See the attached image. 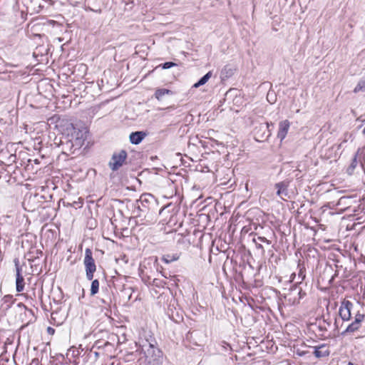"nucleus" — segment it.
Here are the masks:
<instances>
[{
  "label": "nucleus",
  "mask_w": 365,
  "mask_h": 365,
  "mask_svg": "<svg viewBox=\"0 0 365 365\" xmlns=\"http://www.w3.org/2000/svg\"><path fill=\"white\" fill-rule=\"evenodd\" d=\"M66 132L67 137L65 138L66 142L61 140V145H66V148L71 150L74 148V150L79 149L84 144L86 139L88 131L86 128L80 129L76 125L72 123H68L66 125Z\"/></svg>",
  "instance_id": "f257e3e1"
},
{
  "label": "nucleus",
  "mask_w": 365,
  "mask_h": 365,
  "mask_svg": "<svg viewBox=\"0 0 365 365\" xmlns=\"http://www.w3.org/2000/svg\"><path fill=\"white\" fill-rule=\"evenodd\" d=\"M158 205L157 199L150 193H143L140 199L135 201V209L133 212L135 217H144L147 215H153L156 212Z\"/></svg>",
  "instance_id": "f03ea898"
},
{
  "label": "nucleus",
  "mask_w": 365,
  "mask_h": 365,
  "mask_svg": "<svg viewBox=\"0 0 365 365\" xmlns=\"http://www.w3.org/2000/svg\"><path fill=\"white\" fill-rule=\"evenodd\" d=\"M83 264L86 279L91 281L90 295L95 296L99 291V281L97 279H93L94 273L96 271V264L93 257L92 250L90 248H86L85 250Z\"/></svg>",
  "instance_id": "7ed1b4c3"
},
{
  "label": "nucleus",
  "mask_w": 365,
  "mask_h": 365,
  "mask_svg": "<svg viewBox=\"0 0 365 365\" xmlns=\"http://www.w3.org/2000/svg\"><path fill=\"white\" fill-rule=\"evenodd\" d=\"M146 342L148 344L147 350H144L145 345H143L137 351L143 353L148 365H161L163 364V351L148 341Z\"/></svg>",
  "instance_id": "20e7f679"
},
{
  "label": "nucleus",
  "mask_w": 365,
  "mask_h": 365,
  "mask_svg": "<svg viewBox=\"0 0 365 365\" xmlns=\"http://www.w3.org/2000/svg\"><path fill=\"white\" fill-rule=\"evenodd\" d=\"M307 293L302 289L298 284H294L290 287L288 292L284 294V298L291 305H297L300 301L306 297Z\"/></svg>",
  "instance_id": "39448f33"
},
{
  "label": "nucleus",
  "mask_w": 365,
  "mask_h": 365,
  "mask_svg": "<svg viewBox=\"0 0 365 365\" xmlns=\"http://www.w3.org/2000/svg\"><path fill=\"white\" fill-rule=\"evenodd\" d=\"M128 153L125 150H120L118 152H114L112 155L108 166L112 171H117L124 164H126Z\"/></svg>",
  "instance_id": "423d86ee"
},
{
  "label": "nucleus",
  "mask_w": 365,
  "mask_h": 365,
  "mask_svg": "<svg viewBox=\"0 0 365 365\" xmlns=\"http://www.w3.org/2000/svg\"><path fill=\"white\" fill-rule=\"evenodd\" d=\"M110 3V0H85L87 9L98 14L108 9Z\"/></svg>",
  "instance_id": "0eeeda50"
},
{
  "label": "nucleus",
  "mask_w": 365,
  "mask_h": 365,
  "mask_svg": "<svg viewBox=\"0 0 365 365\" xmlns=\"http://www.w3.org/2000/svg\"><path fill=\"white\" fill-rule=\"evenodd\" d=\"M353 303L349 300L344 299L339 307V315L343 321H349L351 318V311L353 308Z\"/></svg>",
  "instance_id": "6e6552de"
},
{
  "label": "nucleus",
  "mask_w": 365,
  "mask_h": 365,
  "mask_svg": "<svg viewBox=\"0 0 365 365\" xmlns=\"http://www.w3.org/2000/svg\"><path fill=\"white\" fill-rule=\"evenodd\" d=\"M252 242L255 244V247L261 255H264L265 252V247L271 250L270 249L272 247L271 245L272 242L267 240L264 237L257 236V237H254L252 239Z\"/></svg>",
  "instance_id": "1a4fd4ad"
},
{
  "label": "nucleus",
  "mask_w": 365,
  "mask_h": 365,
  "mask_svg": "<svg viewBox=\"0 0 365 365\" xmlns=\"http://www.w3.org/2000/svg\"><path fill=\"white\" fill-rule=\"evenodd\" d=\"M291 180L286 179L283 181L277 182L274 185L275 189H277V195L282 198V196L288 195V187L289 186Z\"/></svg>",
  "instance_id": "9d476101"
},
{
  "label": "nucleus",
  "mask_w": 365,
  "mask_h": 365,
  "mask_svg": "<svg viewBox=\"0 0 365 365\" xmlns=\"http://www.w3.org/2000/svg\"><path fill=\"white\" fill-rule=\"evenodd\" d=\"M290 127V122L288 120H282L279 123V130L277 132V138L282 142L287 135Z\"/></svg>",
  "instance_id": "9b49d317"
},
{
  "label": "nucleus",
  "mask_w": 365,
  "mask_h": 365,
  "mask_svg": "<svg viewBox=\"0 0 365 365\" xmlns=\"http://www.w3.org/2000/svg\"><path fill=\"white\" fill-rule=\"evenodd\" d=\"M237 68L235 66L231 64L225 65L220 72L221 81H225L231 78L235 73Z\"/></svg>",
  "instance_id": "f8f14e48"
},
{
  "label": "nucleus",
  "mask_w": 365,
  "mask_h": 365,
  "mask_svg": "<svg viewBox=\"0 0 365 365\" xmlns=\"http://www.w3.org/2000/svg\"><path fill=\"white\" fill-rule=\"evenodd\" d=\"M147 135V132L143 130L132 132L129 135L130 142L133 145H138L144 140Z\"/></svg>",
  "instance_id": "ddd939ff"
},
{
  "label": "nucleus",
  "mask_w": 365,
  "mask_h": 365,
  "mask_svg": "<svg viewBox=\"0 0 365 365\" xmlns=\"http://www.w3.org/2000/svg\"><path fill=\"white\" fill-rule=\"evenodd\" d=\"M327 346V344H322L319 346H314L313 354L314 355V356L317 359L329 356L330 354V350L328 348L325 350H323V349Z\"/></svg>",
  "instance_id": "4468645a"
},
{
  "label": "nucleus",
  "mask_w": 365,
  "mask_h": 365,
  "mask_svg": "<svg viewBox=\"0 0 365 365\" xmlns=\"http://www.w3.org/2000/svg\"><path fill=\"white\" fill-rule=\"evenodd\" d=\"M3 304L1 309L4 312H7L12 305L16 302V299L14 298L13 295L6 294L2 298Z\"/></svg>",
  "instance_id": "2eb2a0df"
},
{
  "label": "nucleus",
  "mask_w": 365,
  "mask_h": 365,
  "mask_svg": "<svg viewBox=\"0 0 365 365\" xmlns=\"http://www.w3.org/2000/svg\"><path fill=\"white\" fill-rule=\"evenodd\" d=\"M167 315L168 317L175 322H180L182 319V317L179 314L178 312L175 311V308L170 304L168 310H167Z\"/></svg>",
  "instance_id": "dca6fc26"
},
{
  "label": "nucleus",
  "mask_w": 365,
  "mask_h": 365,
  "mask_svg": "<svg viewBox=\"0 0 365 365\" xmlns=\"http://www.w3.org/2000/svg\"><path fill=\"white\" fill-rule=\"evenodd\" d=\"M212 76V71H210L206 74H205L202 77H201L194 85L192 88H197L203 85H205L210 78Z\"/></svg>",
  "instance_id": "f3484780"
},
{
  "label": "nucleus",
  "mask_w": 365,
  "mask_h": 365,
  "mask_svg": "<svg viewBox=\"0 0 365 365\" xmlns=\"http://www.w3.org/2000/svg\"><path fill=\"white\" fill-rule=\"evenodd\" d=\"M109 289H110L109 285L106 287H102V292H106V298L101 299V301L105 305H110V304L112 302V296L113 295V293L112 292H110Z\"/></svg>",
  "instance_id": "a211bd4d"
},
{
  "label": "nucleus",
  "mask_w": 365,
  "mask_h": 365,
  "mask_svg": "<svg viewBox=\"0 0 365 365\" xmlns=\"http://www.w3.org/2000/svg\"><path fill=\"white\" fill-rule=\"evenodd\" d=\"M180 258V254L178 253H173V254H165L162 256V261H163L166 264H170L173 262L177 261Z\"/></svg>",
  "instance_id": "6ab92c4d"
},
{
  "label": "nucleus",
  "mask_w": 365,
  "mask_h": 365,
  "mask_svg": "<svg viewBox=\"0 0 365 365\" xmlns=\"http://www.w3.org/2000/svg\"><path fill=\"white\" fill-rule=\"evenodd\" d=\"M173 95V91L168 88H157L155 92V97L158 100L161 101L165 95Z\"/></svg>",
  "instance_id": "aec40b11"
},
{
  "label": "nucleus",
  "mask_w": 365,
  "mask_h": 365,
  "mask_svg": "<svg viewBox=\"0 0 365 365\" xmlns=\"http://www.w3.org/2000/svg\"><path fill=\"white\" fill-rule=\"evenodd\" d=\"M25 287L24 277L23 275L16 277V290L17 292H21L24 290Z\"/></svg>",
  "instance_id": "412c9836"
},
{
  "label": "nucleus",
  "mask_w": 365,
  "mask_h": 365,
  "mask_svg": "<svg viewBox=\"0 0 365 365\" xmlns=\"http://www.w3.org/2000/svg\"><path fill=\"white\" fill-rule=\"evenodd\" d=\"M360 326L357 324H355V322H351L346 329L341 333L342 336H345L348 333H352L356 331H357L359 329Z\"/></svg>",
  "instance_id": "4be33fe9"
},
{
  "label": "nucleus",
  "mask_w": 365,
  "mask_h": 365,
  "mask_svg": "<svg viewBox=\"0 0 365 365\" xmlns=\"http://www.w3.org/2000/svg\"><path fill=\"white\" fill-rule=\"evenodd\" d=\"M357 164H358V160L356 159V155H354V157L353 158V159L351 162V164L346 169V173L349 175H351L354 173V171L356 167L357 166Z\"/></svg>",
  "instance_id": "5701e85b"
},
{
  "label": "nucleus",
  "mask_w": 365,
  "mask_h": 365,
  "mask_svg": "<svg viewBox=\"0 0 365 365\" xmlns=\"http://www.w3.org/2000/svg\"><path fill=\"white\" fill-rule=\"evenodd\" d=\"M14 263L16 269V277L23 275V265L20 264L19 259L18 257H15L14 259Z\"/></svg>",
  "instance_id": "b1692460"
},
{
  "label": "nucleus",
  "mask_w": 365,
  "mask_h": 365,
  "mask_svg": "<svg viewBox=\"0 0 365 365\" xmlns=\"http://www.w3.org/2000/svg\"><path fill=\"white\" fill-rule=\"evenodd\" d=\"M355 155H356V159L359 158V162L361 163V165H363L362 160H364L365 159V145L361 148H359Z\"/></svg>",
  "instance_id": "393cba45"
},
{
  "label": "nucleus",
  "mask_w": 365,
  "mask_h": 365,
  "mask_svg": "<svg viewBox=\"0 0 365 365\" xmlns=\"http://www.w3.org/2000/svg\"><path fill=\"white\" fill-rule=\"evenodd\" d=\"M174 66H177V63L173 62V61H167L163 63H160L158 66L155 67V69H158L159 68L162 69H169L170 68H173Z\"/></svg>",
  "instance_id": "a878e982"
},
{
  "label": "nucleus",
  "mask_w": 365,
  "mask_h": 365,
  "mask_svg": "<svg viewBox=\"0 0 365 365\" xmlns=\"http://www.w3.org/2000/svg\"><path fill=\"white\" fill-rule=\"evenodd\" d=\"M360 91H365V79L360 80L354 89V93H358Z\"/></svg>",
  "instance_id": "bb28decb"
},
{
  "label": "nucleus",
  "mask_w": 365,
  "mask_h": 365,
  "mask_svg": "<svg viewBox=\"0 0 365 365\" xmlns=\"http://www.w3.org/2000/svg\"><path fill=\"white\" fill-rule=\"evenodd\" d=\"M364 318H365V314L357 313L354 317V322H355V324H357L358 325L360 326L361 322L364 319Z\"/></svg>",
  "instance_id": "cd10ccee"
},
{
  "label": "nucleus",
  "mask_w": 365,
  "mask_h": 365,
  "mask_svg": "<svg viewBox=\"0 0 365 365\" xmlns=\"http://www.w3.org/2000/svg\"><path fill=\"white\" fill-rule=\"evenodd\" d=\"M305 277H306V275L304 273V271L302 269H300L299 272L298 274V277L301 279V282H297V284H298L299 285L302 283V282L305 279Z\"/></svg>",
  "instance_id": "c85d7f7f"
},
{
  "label": "nucleus",
  "mask_w": 365,
  "mask_h": 365,
  "mask_svg": "<svg viewBox=\"0 0 365 365\" xmlns=\"http://www.w3.org/2000/svg\"><path fill=\"white\" fill-rule=\"evenodd\" d=\"M309 353V352L308 351H301L300 349H297L296 351L297 355H298L299 356H304L305 355H307Z\"/></svg>",
  "instance_id": "c756f323"
},
{
  "label": "nucleus",
  "mask_w": 365,
  "mask_h": 365,
  "mask_svg": "<svg viewBox=\"0 0 365 365\" xmlns=\"http://www.w3.org/2000/svg\"><path fill=\"white\" fill-rule=\"evenodd\" d=\"M17 307L20 309H23L24 310H28L30 312H32V310L31 309H29L27 308V307L22 302H19L18 304H17Z\"/></svg>",
  "instance_id": "7c9ffc66"
},
{
  "label": "nucleus",
  "mask_w": 365,
  "mask_h": 365,
  "mask_svg": "<svg viewBox=\"0 0 365 365\" xmlns=\"http://www.w3.org/2000/svg\"><path fill=\"white\" fill-rule=\"evenodd\" d=\"M46 331L49 335H53L55 333V329L51 327H48L46 329Z\"/></svg>",
  "instance_id": "2f4dec72"
},
{
  "label": "nucleus",
  "mask_w": 365,
  "mask_h": 365,
  "mask_svg": "<svg viewBox=\"0 0 365 365\" xmlns=\"http://www.w3.org/2000/svg\"><path fill=\"white\" fill-rule=\"evenodd\" d=\"M338 273H339V272L336 270V271L335 272V274H334V275H332V276H331V279H329V284L330 285L333 283V282H334V278H335V277H336V276L338 275Z\"/></svg>",
  "instance_id": "473e14b6"
},
{
  "label": "nucleus",
  "mask_w": 365,
  "mask_h": 365,
  "mask_svg": "<svg viewBox=\"0 0 365 365\" xmlns=\"http://www.w3.org/2000/svg\"><path fill=\"white\" fill-rule=\"evenodd\" d=\"M103 331L102 329H96L93 331L95 336H98L99 334L103 333Z\"/></svg>",
  "instance_id": "72a5a7b5"
},
{
  "label": "nucleus",
  "mask_w": 365,
  "mask_h": 365,
  "mask_svg": "<svg viewBox=\"0 0 365 365\" xmlns=\"http://www.w3.org/2000/svg\"><path fill=\"white\" fill-rule=\"evenodd\" d=\"M39 361L38 359H34L31 363V365H38Z\"/></svg>",
  "instance_id": "f704fd0d"
},
{
  "label": "nucleus",
  "mask_w": 365,
  "mask_h": 365,
  "mask_svg": "<svg viewBox=\"0 0 365 365\" xmlns=\"http://www.w3.org/2000/svg\"><path fill=\"white\" fill-rule=\"evenodd\" d=\"M319 329L321 331H327V328L325 327H322L321 325L319 326Z\"/></svg>",
  "instance_id": "c9c22d12"
},
{
  "label": "nucleus",
  "mask_w": 365,
  "mask_h": 365,
  "mask_svg": "<svg viewBox=\"0 0 365 365\" xmlns=\"http://www.w3.org/2000/svg\"><path fill=\"white\" fill-rule=\"evenodd\" d=\"M4 73V66L0 63V73Z\"/></svg>",
  "instance_id": "e433bc0d"
},
{
  "label": "nucleus",
  "mask_w": 365,
  "mask_h": 365,
  "mask_svg": "<svg viewBox=\"0 0 365 365\" xmlns=\"http://www.w3.org/2000/svg\"><path fill=\"white\" fill-rule=\"evenodd\" d=\"M271 126H272V127H274V123H272V122H271V123H267V128H268V129H269V127H271Z\"/></svg>",
  "instance_id": "4c0bfd02"
},
{
  "label": "nucleus",
  "mask_w": 365,
  "mask_h": 365,
  "mask_svg": "<svg viewBox=\"0 0 365 365\" xmlns=\"http://www.w3.org/2000/svg\"><path fill=\"white\" fill-rule=\"evenodd\" d=\"M334 327H335V329L336 330L339 329V327H338V324H337V319H335V322H334Z\"/></svg>",
  "instance_id": "58836bf2"
},
{
  "label": "nucleus",
  "mask_w": 365,
  "mask_h": 365,
  "mask_svg": "<svg viewBox=\"0 0 365 365\" xmlns=\"http://www.w3.org/2000/svg\"><path fill=\"white\" fill-rule=\"evenodd\" d=\"M324 322L327 323L329 326L331 324V322L329 319H324Z\"/></svg>",
  "instance_id": "ea45409f"
},
{
  "label": "nucleus",
  "mask_w": 365,
  "mask_h": 365,
  "mask_svg": "<svg viewBox=\"0 0 365 365\" xmlns=\"http://www.w3.org/2000/svg\"><path fill=\"white\" fill-rule=\"evenodd\" d=\"M347 365H355L354 363L349 361Z\"/></svg>",
  "instance_id": "a19ab883"
},
{
  "label": "nucleus",
  "mask_w": 365,
  "mask_h": 365,
  "mask_svg": "<svg viewBox=\"0 0 365 365\" xmlns=\"http://www.w3.org/2000/svg\"><path fill=\"white\" fill-rule=\"evenodd\" d=\"M362 133H363L364 135H365V128H364V130H363V131H362Z\"/></svg>",
  "instance_id": "79ce46f5"
},
{
  "label": "nucleus",
  "mask_w": 365,
  "mask_h": 365,
  "mask_svg": "<svg viewBox=\"0 0 365 365\" xmlns=\"http://www.w3.org/2000/svg\"><path fill=\"white\" fill-rule=\"evenodd\" d=\"M155 281H156V279H153V284H155Z\"/></svg>",
  "instance_id": "37998d69"
},
{
  "label": "nucleus",
  "mask_w": 365,
  "mask_h": 365,
  "mask_svg": "<svg viewBox=\"0 0 365 365\" xmlns=\"http://www.w3.org/2000/svg\"><path fill=\"white\" fill-rule=\"evenodd\" d=\"M95 356H98V352H95Z\"/></svg>",
  "instance_id": "c03bdc74"
},
{
  "label": "nucleus",
  "mask_w": 365,
  "mask_h": 365,
  "mask_svg": "<svg viewBox=\"0 0 365 365\" xmlns=\"http://www.w3.org/2000/svg\"><path fill=\"white\" fill-rule=\"evenodd\" d=\"M130 297H131V294L128 296V300L130 299Z\"/></svg>",
  "instance_id": "a18cd8bd"
},
{
  "label": "nucleus",
  "mask_w": 365,
  "mask_h": 365,
  "mask_svg": "<svg viewBox=\"0 0 365 365\" xmlns=\"http://www.w3.org/2000/svg\"><path fill=\"white\" fill-rule=\"evenodd\" d=\"M53 314H54V313H53H53H51V317H52V319H53Z\"/></svg>",
  "instance_id": "49530a36"
},
{
  "label": "nucleus",
  "mask_w": 365,
  "mask_h": 365,
  "mask_svg": "<svg viewBox=\"0 0 365 365\" xmlns=\"http://www.w3.org/2000/svg\"><path fill=\"white\" fill-rule=\"evenodd\" d=\"M1 61V58H0V61Z\"/></svg>",
  "instance_id": "de8ad7c7"
}]
</instances>
